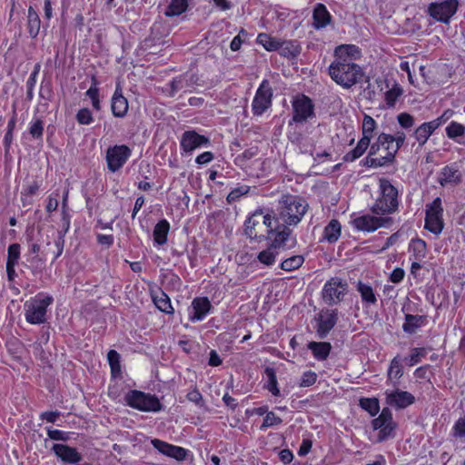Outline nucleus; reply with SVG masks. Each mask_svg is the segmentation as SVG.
Masks as SVG:
<instances>
[{"instance_id":"6e6d98bb","label":"nucleus","mask_w":465,"mask_h":465,"mask_svg":"<svg viewBox=\"0 0 465 465\" xmlns=\"http://www.w3.org/2000/svg\"><path fill=\"white\" fill-rule=\"evenodd\" d=\"M249 186L242 185L237 188H234L230 192V193L227 195V202L232 203L237 201L241 196L245 195L249 192Z\"/></svg>"},{"instance_id":"ddd939ff","label":"nucleus","mask_w":465,"mask_h":465,"mask_svg":"<svg viewBox=\"0 0 465 465\" xmlns=\"http://www.w3.org/2000/svg\"><path fill=\"white\" fill-rule=\"evenodd\" d=\"M338 321V311L335 309L322 310L315 317L316 332L319 338H325L333 329Z\"/></svg>"},{"instance_id":"aec40b11","label":"nucleus","mask_w":465,"mask_h":465,"mask_svg":"<svg viewBox=\"0 0 465 465\" xmlns=\"http://www.w3.org/2000/svg\"><path fill=\"white\" fill-rule=\"evenodd\" d=\"M52 450L65 463L76 464L83 459L82 454L75 448L69 445L55 443L53 445Z\"/></svg>"},{"instance_id":"4be33fe9","label":"nucleus","mask_w":465,"mask_h":465,"mask_svg":"<svg viewBox=\"0 0 465 465\" xmlns=\"http://www.w3.org/2000/svg\"><path fill=\"white\" fill-rule=\"evenodd\" d=\"M406 135L403 132H397L395 135L381 133L379 134V143L383 145L384 143H391V152L388 157H395L397 152L403 145Z\"/></svg>"},{"instance_id":"f3484780","label":"nucleus","mask_w":465,"mask_h":465,"mask_svg":"<svg viewBox=\"0 0 465 465\" xmlns=\"http://www.w3.org/2000/svg\"><path fill=\"white\" fill-rule=\"evenodd\" d=\"M386 403L397 409H405L415 402V397L406 391L395 390L385 391Z\"/></svg>"},{"instance_id":"49530a36","label":"nucleus","mask_w":465,"mask_h":465,"mask_svg":"<svg viewBox=\"0 0 465 465\" xmlns=\"http://www.w3.org/2000/svg\"><path fill=\"white\" fill-rule=\"evenodd\" d=\"M107 360L112 374L114 376L119 374L121 372L120 354L114 350H110L107 353Z\"/></svg>"},{"instance_id":"6e6552de","label":"nucleus","mask_w":465,"mask_h":465,"mask_svg":"<svg viewBox=\"0 0 465 465\" xmlns=\"http://www.w3.org/2000/svg\"><path fill=\"white\" fill-rule=\"evenodd\" d=\"M392 220L389 216L363 214L351 220L353 227L360 232H371L381 227H388Z\"/></svg>"},{"instance_id":"a19ab883","label":"nucleus","mask_w":465,"mask_h":465,"mask_svg":"<svg viewBox=\"0 0 465 465\" xmlns=\"http://www.w3.org/2000/svg\"><path fill=\"white\" fill-rule=\"evenodd\" d=\"M277 255V250L270 245L267 249L258 253L257 259L262 264L265 266H272L274 264Z\"/></svg>"},{"instance_id":"f257e3e1","label":"nucleus","mask_w":465,"mask_h":465,"mask_svg":"<svg viewBox=\"0 0 465 465\" xmlns=\"http://www.w3.org/2000/svg\"><path fill=\"white\" fill-rule=\"evenodd\" d=\"M360 56V48L354 45L337 46L334 60L328 68L331 78L344 89H350L360 83L364 75L362 68L355 63Z\"/></svg>"},{"instance_id":"7ed1b4c3","label":"nucleus","mask_w":465,"mask_h":465,"mask_svg":"<svg viewBox=\"0 0 465 465\" xmlns=\"http://www.w3.org/2000/svg\"><path fill=\"white\" fill-rule=\"evenodd\" d=\"M398 190L387 179L379 183V195L371 207L373 214L388 216L394 213L399 206Z\"/></svg>"},{"instance_id":"bf43d9fd","label":"nucleus","mask_w":465,"mask_h":465,"mask_svg":"<svg viewBox=\"0 0 465 465\" xmlns=\"http://www.w3.org/2000/svg\"><path fill=\"white\" fill-rule=\"evenodd\" d=\"M76 120L80 124H90L94 121V117L89 109L83 108L77 112Z\"/></svg>"},{"instance_id":"0e129e2a","label":"nucleus","mask_w":465,"mask_h":465,"mask_svg":"<svg viewBox=\"0 0 465 465\" xmlns=\"http://www.w3.org/2000/svg\"><path fill=\"white\" fill-rule=\"evenodd\" d=\"M454 114V112L450 109L445 110L440 116L438 118L430 121L432 124H436V128L438 129L441 124H443L445 122H447L452 115Z\"/></svg>"},{"instance_id":"6ab92c4d","label":"nucleus","mask_w":465,"mask_h":465,"mask_svg":"<svg viewBox=\"0 0 465 465\" xmlns=\"http://www.w3.org/2000/svg\"><path fill=\"white\" fill-rule=\"evenodd\" d=\"M212 304L206 297H196L193 300L189 312V320L192 322L203 321L210 312Z\"/></svg>"},{"instance_id":"cd10ccee","label":"nucleus","mask_w":465,"mask_h":465,"mask_svg":"<svg viewBox=\"0 0 465 465\" xmlns=\"http://www.w3.org/2000/svg\"><path fill=\"white\" fill-rule=\"evenodd\" d=\"M446 135L449 139L455 141L460 144H465V125L451 121L445 128Z\"/></svg>"},{"instance_id":"5701e85b","label":"nucleus","mask_w":465,"mask_h":465,"mask_svg":"<svg viewBox=\"0 0 465 465\" xmlns=\"http://www.w3.org/2000/svg\"><path fill=\"white\" fill-rule=\"evenodd\" d=\"M262 211L257 210L245 221L244 232L247 237L257 241L263 238L262 235H258V228L262 227Z\"/></svg>"},{"instance_id":"c03bdc74","label":"nucleus","mask_w":465,"mask_h":465,"mask_svg":"<svg viewBox=\"0 0 465 465\" xmlns=\"http://www.w3.org/2000/svg\"><path fill=\"white\" fill-rule=\"evenodd\" d=\"M304 262V258L302 255H294L285 259L281 263V268L286 272H292L299 269Z\"/></svg>"},{"instance_id":"e433bc0d","label":"nucleus","mask_w":465,"mask_h":465,"mask_svg":"<svg viewBox=\"0 0 465 465\" xmlns=\"http://www.w3.org/2000/svg\"><path fill=\"white\" fill-rule=\"evenodd\" d=\"M424 322V316L406 314L402 329L407 333H414Z\"/></svg>"},{"instance_id":"37998d69","label":"nucleus","mask_w":465,"mask_h":465,"mask_svg":"<svg viewBox=\"0 0 465 465\" xmlns=\"http://www.w3.org/2000/svg\"><path fill=\"white\" fill-rule=\"evenodd\" d=\"M291 230L284 227L282 231L274 232V237L271 243V246L275 250L284 247L286 241L289 239Z\"/></svg>"},{"instance_id":"f03ea898","label":"nucleus","mask_w":465,"mask_h":465,"mask_svg":"<svg viewBox=\"0 0 465 465\" xmlns=\"http://www.w3.org/2000/svg\"><path fill=\"white\" fill-rule=\"evenodd\" d=\"M308 204L296 195H283L279 201L276 221L287 226L297 225L306 213Z\"/></svg>"},{"instance_id":"8fccbe9b","label":"nucleus","mask_w":465,"mask_h":465,"mask_svg":"<svg viewBox=\"0 0 465 465\" xmlns=\"http://www.w3.org/2000/svg\"><path fill=\"white\" fill-rule=\"evenodd\" d=\"M20 259V244L12 243L7 250L6 264L16 265Z\"/></svg>"},{"instance_id":"603ef678","label":"nucleus","mask_w":465,"mask_h":465,"mask_svg":"<svg viewBox=\"0 0 465 465\" xmlns=\"http://www.w3.org/2000/svg\"><path fill=\"white\" fill-rule=\"evenodd\" d=\"M268 372V382H267V390L274 396H279L280 395V390L277 386V379H276V375L274 373L273 371L272 370H268L267 371Z\"/></svg>"},{"instance_id":"7c9ffc66","label":"nucleus","mask_w":465,"mask_h":465,"mask_svg":"<svg viewBox=\"0 0 465 465\" xmlns=\"http://www.w3.org/2000/svg\"><path fill=\"white\" fill-rule=\"evenodd\" d=\"M170 231V223L167 220L163 219L156 223L153 228V235L154 243L163 245L167 242V236Z\"/></svg>"},{"instance_id":"c9c22d12","label":"nucleus","mask_w":465,"mask_h":465,"mask_svg":"<svg viewBox=\"0 0 465 465\" xmlns=\"http://www.w3.org/2000/svg\"><path fill=\"white\" fill-rule=\"evenodd\" d=\"M376 128V121L371 116L364 114L361 124L362 137L361 139H365V141L367 140L371 143V138L374 136Z\"/></svg>"},{"instance_id":"de8ad7c7","label":"nucleus","mask_w":465,"mask_h":465,"mask_svg":"<svg viewBox=\"0 0 465 465\" xmlns=\"http://www.w3.org/2000/svg\"><path fill=\"white\" fill-rule=\"evenodd\" d=\"M68 227H69V224H67L65 231H58L57 232V236L54 240L55 252H54L53 262H54L63 253L64 247V235L66 233V231L68 230Z\"/></svg>"},{"instance_id":"052dcab7","label":"nucleus","mask_w":465,"mask_h":465,"mask_svg":"<svg viewBox=\"0 0 465 465\" xmlns=\"http://www.w3.org/2000/svg\"><path fill=\"white\" fill-rule=\"evenodd\" d=\"M85 94L91 99L93 107L99 111L101 109L99 100V90L96 86H91L85 93Z\"/></svg>"},{"instance_id":"393cba45","label":"nucleus","mask_w":465,"mask_h":465,"mask_svg":"<svg viewBox=\"0 0 465 465\" xmlns=\"http://www.w3.org/2000/svg\"><path fill=\"white\" fill-rule=\"evenodd\" d=\"M461 180V175L458 168L453 165L445 166L439 176V183L442 186L446 185H456Z\"/></svg>"},{"instance_id":"39448f33","label":"nucleus","mask_w":465,"mask_h":465,"mask_svg":"<svg viewBox=\"0 0 465 465\" xmlns=\"http://www.w3.org/2000/svg\"><path fill=\"white\" fill-rule=\"evenodd\" d=\"M124 401L128 406L144 412H158L163 405L155 395L145 393L141 391H129Z\"/></svg>"},{"instance_id":"c756f323","label":"nucleus","mask_w":465,"mask_h":465,"mask_svg":"<svg viewBox=\"0 0 465 465\" xmlns=\"http://www.w3.org/2000/svg\"><path fill=\"white\" fill-rule=\"evenodd\" d=\"M152 299L154 303V305L163 312L166 314H173V308L171 303V300L169 296L163 292V291L159 290L158 292H155L152 294Z\"/></svg>"},{"instance_id":"2f4dec72","label":"nucleus","mask_w":465,"mask_h":465,"mask_svg":"<svg viewBox=\"0 0 465 465\" xmlns=\"http://www.w3.org/2000/svg\"><path fill=\"white\" fill-rule=\"evenodd\" d=\"M308 348L312 351L314 358L319 361H324L329 356L331 346L329 342L311 341L308 344Z\"/></svg>"},{"instance_id":"774afa93","label":"nucleus","mask_w":465,"mask_h":465,"mask_svg":"<svg viewBox=\"0 0 465 465\" xmlns=\"http://www.w3.org/2000/svg\"><path fill=\"white\" fill-rule=\"evenodd\" d=\"M213 154L211 152H203V153L199 154L196 159L195 163L199 165L206 164L213 161Z\"/></svg>"},{"instance_id":"4468645a","label":"nucleus","mask_w":465,"mask_h":465,"mask_svg":"<svg viewBox=\"0 0 465 465\" xmlns=\"http://www.w3.org/2000/svg\"><path fill=\"white\" fill-rule=\"evenodd\" d=\"M272 91L267 81H262L252 100V109L255 115H262L272 104Z\"/></svg>"},{"instance_id":"a211bd4d","label":"nucleus","mask_w":465,"mask_h":465,"mask_svg":"<svg viewBox=\"0 0 465 465\" xmlns=\"http://www.w3.org/2000/svg\"><path fill=\"white\" fill-rule=\"evenodd\" d=\"M151 443L162 454L173 458L179 461L184 460L188 450L183 447L172 445L159 439H153Z\"/></svg>"},{"instance_id":"1a4fd4ad","label":"nucleus","mask_w":465,"mask_h":465,"mask_svg":"<svg viewBox=\"0 0 465 465\" xmlns=\"http://www.w3.org/2000/svg\"><path fill=\"white\" fill-rule=\"evenodd\" d=\"M458 7V0H443L431 3L428 6V13L435 20L449 24L450 18L456 14Z\"/></svg>"},{"instance_id":"f8f14e48","label":"nucleus","mask_w":465,"mask_h":465,"mask_svg":"<svg viewBox=\"0 0 465 465\" xmlns=\"http://www.w3.org/2000/svg\"><path fill=\"white\" fill-rule=\"evenodd\" d=\"M132 154L131 149L124 144L114 145L106 151V163L110 172L115 173L119 171Z\"/></svg>"},{"instance_id":"f704fd0d","label":"nucleus","mask_w":465,"mask_h":465,"mask_svg":"<svg viewBox=\"0 0 465 465\" xmlns=\"http://www.w3.org/2000/svg\"><path fill=\"white\" fill-rule=\"evenodd\" d=\"M280 41V38L273 37L266 33H260L256 38L257 44L262 45L268 52L277 51Z\"/></svg>"},{"instance_id":"bb28decb","label":"nucleus","mask_w":465,"mask_h":465,"mask_svg":"<svg viewBox=\"0 0 465 465\" xmlns=\"http://www.w3.org/2000/svg\"><path fill=\"white\" fill-rule=\"evenodd\" d=\"M281 56L288 59L297 57L301 53V46L295 40H282L280 41L278 50Z\"/></svg>"},{"instance_id":"412c9836","label":"nucleus","mask_w":465,"mask_h":465,"mask_svg":"<svg viewBox=\"0 0 465 465\" xmlns=\"http://www.w3.org/2000/svg\"><path fill=\"white\" fill-rule=\"evenodd\" d=\"M112 113L115 117L123 118L128 111V101L123 95L122 87L117 84L112 97L111 103Z\"/></svg>"},{"instance_id":"5fc2aeb1","label":"nucleus","mask_w":465,"mask_h":465,"mask_svg":"<svg viewBox=\"0 0 465 465\" xmlns=\"http://www.w3.org/2000/svg\"><path fill=\"white\" fill-rule=\"evenodd\" d=\"M397 121L399 124L404 129L411 128L415 124L414 117L408 113L399 114L397 115Z\"/></svg>"},{"instance_id":"338daca9","label":"nucleus","mask_w":465,"mask_h":465,"mask_svg":"<svg viewBox=\"0 0 465 465\" xmlns=\"http://www.w3.org/2000/svg\"><path fill=\"white\" fill-rule=\"evenodd\" d=\"M404 275H405V272H404L403 269L395 268L390 275V280L393 283H399L403 280Z\"/></svg>"},{"instance_id":"13d9d810","label":"nucleus","mask_w":465,"mask_h":465,"mask_svg":"<svg viewBox=\"0 0 465 465\" xmlns=\"http://www.w3.org/2000/svg\"><path fill=\"white\" fill-rule=\"evenodd\" d=\"M44 132V122L41 119H36L31 123L29 127L30 134L35 138H41Z\"/></svg>"},{"instance_id":"a18cd8bd","label":"nucleus","mask_w":465,"mask_h":465,"mask_svg":"<svg viewBox=\"0 0 465 465\" xmlns=\"http://www.w3.org/2000/svg\"><path fill=\"white\" fill-rule=\"evenodd\" d=\"M360 406L368 411L371 416H375L380 411L379 401L376 398H361Z\"/></svg>"},{"instance_id":"69168bd1","label":"nucleus","mask_w":465,"mask_h":465,"mask_svg":"<svg viewBox=\"0 0 465 465\" xmlns=\"http://www.w3.org/2000/svg\"><path fill=\"white\" fill-rule=\"evenodd\" d=\"M187 399L198 406H203V396L196 389H193L187 393Z\"/></svg>"},{"instance_id":"9d476101","label":"nucleus","mask_w":465,"mask_h":465,"mask_svg":"<svg viewBox=\"0 0 465 465\" xmlns=\"http://www.w3.org/2000/svg\"><path fill=\"white\" fill-rule=\"evenodd\" d=\"M372 427L379 430L378 441L381 442L394 437L396 423L389 408H383L379 417L372 420Z\"/></svg>"},{"instance_id":"09e8293b","label":"nucleus","mask_w":465,"mask_h":465,"mask_svg":"<svg viewBox=\"0 0 465 465\" xmlns=\"http://www.w3.org/2000/svg\"><path fill=\"white\" fill-rule=\"evenodd\" d=\"M427 354L425 348H414L411 350L410 356L406 359L409 366H414L418 364L422 358Z\"/></svg>"},{"instance_id":"3c124183","label":"nucleus","mask_w":465,"mask_h":465,"mask_svg":"<svg viewBox=\"0 0 465 465\" xmlns=\"http://www.w3.org/2000/svg\"><path fill=\"white\" fill-rule=\"evenodd\" d=\"M282 422V420L277 416L274 412L269 411L266 413L263 422L261 426V430H265L266 428L279 425Z\"/></svg>"},{"instance_id":"4c0bfd02","label":"nucleus","mask_w":465,"mask_h":465,"mask_svg":"<svg viewBox=\"0 0 465 465\" xmlns=\"http://www.w3.org/2000/svg\"><path fill=\"white\" fill-rule=\"evenodd\" d=\"M369 146H371V143H369L367 140L365 141V139H360L356 147L343 156V160L345 162L355 161L366 152Z\"/></svg>"},{"instance_id":"864d4df0","label":"nucleus","mask_w":465,"mask_h":465,"mask_svg":"<svg viewBox=\"0 0 465 465\" xmlns=\"http://www.w3.org/2000/svg\"><path fill=\"white\" fill-rule=\"evenodd\" d=\"M317 381V374L314 371H308L302 373L299 386L300 387H310L313 385Z\"/></svg>"},{"instance_id":"2eb2a0df","label":"nucleus","mask_w":465,"mask_h":465,"mask_svg":"<svg viewBox=\"0 0 465 465\" xmlns=\"http://www.w3.org/2000/svg\"><path fill=\"white\" fill-rule=\"evenodd\" d=\"M292 121L303 123L313 116V104L306 95H299L292 101Z\"/></svg>"},{"instance_id":"473e14b6","label":"nucleus","mask_w":465,"mask_h":465,"mask_svg":"<svg viewBox=\"0 0 465 465\" xmlns=\"http://www.w3.org/2000/svg\"><path fill=\"white\" fill-rule=\"evenodd\" d=\"M403 375V368L401 365V359L399 355L395 356L389 366L387 371L388 381H391L394 384L397 381H399Z\"/></svg>"},{"instance_id":"9b49d317","label":"nucleus","mask_w":465,"mask_h":465,"mask_svg":"<svg viewBox=\"0 0 465 465\" xmlns=\"http://www.w3.org/2000/svg\"><path fill=\"white\" fill-rule=\"evenodd\" d=\"M391 152V143H379V137L371 144L368 156L366 157V163L371 167H381L391 163L395 157L389 158L387 153Z\"/></svg>"},{"instance_id":"0eeeda50","label":"nucleus","mask_w":465,"mask_h":465,"mask_svg":"<svg viewBox=\"0 0 465 465\" xmlns=\"http://www.w3.org/2000/svg\"><path fill=\"white\" fill-rule=\"evenodd\" d=\"M425 229L439 235L444 228L443 208L440 198L437 197L426 205Z\"/></svg>"},{"instance_id":"20e7f679","label":"nucleus","mask_w":465,"mask_h":465,"mask_svg":"<svg viewBox=\"0 0 465 465\" xmlns=\"http://www.w3.org/2000/svg\"><path fill=\"white\" fill-rule=\"evenodd\" d=\"M54 299L51 295L40 292L25 303V317L30 324H41L46 321L47 307Z\"/></svg>"},{"instance_id":"dca6fc26","label":"nucleus","mask_w":465,"mask_h":465,"mask_svg":"<svg viewBox=\"0 0 465 465\" xmlns=\"http://www.w3.org/2000/svg\"><path fill=\"white\" fill-rule=\"evenodd\" d=\"M210 141L207 137L199 134L194 130L185 131L181 137L180 146L181 149L186 153H191L194 150L206 146Z\"/></svg>"},{"instance_id":"e2e57ef3","label":"nucleus","mask_w":465,"mask_h":465,"mask_svg":"<svg viewBox=\"0 0 465 465\" xmlns=\"http://www.w3.org/2000/svg\"><path fill=\"white\" fill-rule=\"evenodd\" d=\"M454 436L465 439V419L460 418L453 426Z\"/></svg>"},{"instance_id":"4d7b16f0","label":"nucleus","mask_w":465,"mask_h":465,"mask_svg":"<svg viewBox=\"0 0 465 465\" xmlns=\"http://www.w3.org/2000/svg\"><path fill=\"white\" fill-rule=\"evenodd\" d=\"M46 432L48 437L54 440L66 441L69 440V432L67 431L47 428Z\"/></svg>"},{"instance_id":"72a5a7b5","label":"nucleus","mask_w":465,"mask_h":465,"mask_svg":"<svg viewBox=\"0 0 465 465\" xmlns=\"http://www.w3.org/2000/svg\"><path fill=\"white\" fill-rule=\"evenodd\" d=\"M41 21L37 12L30 6L27 14V30L32 38H35L40 31Z\"/></svg>"},{"instance_id":"c85d7f7f","label":"nucleus","mask_w":465,"mask_h":465,"mask_svg":"<svg viewBox=\"0 0 465 465\" xmlns=\"http://www.w3.org/2000/svg\"><path fill=\"white\" fill-rule=\"evenodd\" d=\"M410 260L423 261L427 256V244L420 238L412 239L409 244Z\"/></svg>"},{"instance_id":"b1692460","label":"nucleus","mask_w":465,"mask_h":465,"mask_svg":"<svg viewBox=\"0 0 465 465\" xmlns=\"http://www.w3.org/2000/svg\"><path fill=\"white\" fill-rule=\"evenodd\" d=\"M312 25L320 30L326 27L331 22V15L323 4H317L312 13Z\"/></svg>"},{"instance_id":"423d86ee","label":"nucleus","mask_w":465,"mask_h":465,"mask_svg":"<svg viewBox=\"0 0 465 465\" xmlns=\"http://www.w3.org/2000/svg\"><path fill=\"white\" fill-rule=\"evenodd\" d=\"M348 290L349 285L346 280L337 276L332 277L322 287V301L329 306L337 305L343 301Z\"/></svg>"},{"instance_id":"58836bf2","label":"nucleus","mask_w":465,"mask_h":465,"mask_svg":"<svg viewBox=\"0 0 465 465\" xmlns=\"http://www.w3.org/2000/svg\"><path fill=\"white\" fill-rule=\"evenodd\" d=\"M341 228L337 220H331L324 229V239L329 242H336L341 236Z\"/></svg>"},{"instance_id":"ea45409f","label":"nucleus","mask_w":465,"mask_h":465,"mask_svg":"<svg viewBox=\"0 0 465 465\" xmlns=\"http://www.w3.org/2000/svg\"><path fill=\"white\" fill-rule=\"evenodd\" d=\"M357 291L360 292L363 302L369 304L376 303L377 298L371 285L359 282L357 284Z\"/></svg>"},{"instance_id":"79ce46f5","label":"nucleus","mask_w":465,"mask_h":465,"mask_svg":"<svg viewBox=\"0 0 465 465\" xmlns=\"http://www.w3.org/2000/svg\"><path fill=\"white\" fill-rule=\"evenodd\" d=\"M188 6L187 0H171L165 12L166 16H175L183 14Z\"/></svg>"},{"instance_id":"a878e982","label":"nucleus","mask_w":465,"mask_h":465,"mask_svg":"<svg viewBox=\"0 0 465 465\" xmlns=\"http://www.w3.org/2000/svg\"><path fill=\"white\" fill-rule=\"evenodd\" d=\"M436 124H432L430 122H425L418 126L412 134V136L415 138L420 146L424 145L430 135L437 130Z\"/></svg>"},{"instance_id":"680f3d73","label":"nucleus","mask_w":465,"mask_h":465,"mask_svg":"<svg viewBox=\"0 0 465 465\" xmlns=\"http://www.w3.org/2000/svg\"><path fill=\"white\" fill-rule=\"evenodd\" d=\"M171 87L173 93H174L190 87V84H188V81L185 79L184 76H180L172 81Z\"/></svg>"}]
</instances>
